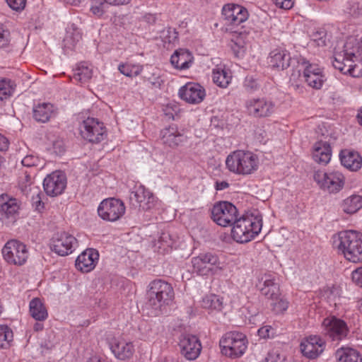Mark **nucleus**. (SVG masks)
Returning a JSON list of instances; mask_svg holds the SVG:
<instances>
[{
  "instance_id": "obj_1",
  "label": "nucleus",
  "mask_w": 362,
  "mask_h": 362,
  "mask_svg": "<svg viewBox=\"0 0 362 362\" xmlns=\"http://www.w3.org/2000/svg\"><path fill=\"white\" fill-rule=\"evenodd\" d=\"M333 246L349 262H362V234L354 230L341 231L333 236Z\"/></svg>"
},
{
  "instance_id": "obj_2",
  "label": "nucleus",
  "mask_w": 362,
  "mask_h": 362,
  "mask_svg": "<svg viewBox=\"0 0 362 362\" xmlns=\"http://www.w3.org/2000/svg\"><path fill=\"white\" fill-rule=\"evenodd\" d=\"M262 228V216L247 214L238 218L233 223L231 237L238 243H246L254 239L260 233Z\"/></svg>"
},
{
  "instance_id": "obj_3",
  "label": "nucleus",
  "mask_w": 362,
  "mask_h": 362,
  "mask_svg": "<svg viewBox=\"0 0 362 362\" xmlns=\"http://www.w3.org/2000/svg\"><path fill=\"white\" fill-rule=\"evenodd\" d=\"M174 296L173 288L170 284L162 279H156L148 286L147 305L155 311V315H158L173 302Z\"/></svg>"
},
{
  "instance_id": "obj_4",
  "label": "nucleus",
  "mask_w": 362,
  "mask_h": 362,
  "mask_svg": "<svg viewBox=\"0 0 362 362\" xmlns=\"http://www.w3.org/2000/svg\"><path fill=\"white\" fill-rule=\"evenodd\" d=\"M226 165L234 174L247 175L258 169L259 158L251 151L237 150L227 156Z\"/></svg>"
},
{
  "instance_id": "obj_5",
  "label": "nucleus",
  "mask_w": 362,
  "mask_h": 362,
  "mask_svg": "<svg viewBox=\"0 0 362 362\" xmlns=\"http://www.w3.org/2000/svg\"><path fill=\"white\" fill-rule=\"evenodd\" d=\"M247 344L246 335L236 331L226 332L219 341L221 354L230 358L242 356L247 348Z\"/></svg>"
},
{
  "instance_id": "obj_6",
  "label": "nucleus",
  "mask_w": 362,
  "mask_h": 362,
  "mask_svg": "<svg viewBox=\"0 0 362 362\" xmlns=\"http://www.w3.org/2000/svg\"><path fill=\"white\" fill-rule=\"evenodd\" d=\"M313 179L322 190L330 194L339 192L345 184L344 175L337 170H316Z\"/></svg>"
},
{
  "instance_id": "obj_7",
  "label": "nucleus",
  "mask_w": 362,
  "mask_h": 362,
  "mask_svg": "<svg viewBox=\"0 0 362 362\" xmlns=\"http://www.w3.org/2000/svg\"><path fill=\"white\" fill-rule=\"evenodd\" d=\"M1 253L8 264L16 266L23 265L29 255L26 245L17 240H8L3 247Z\"/></svg>"
},
{
  "instance_id": "obj_8",
  "label": "nucleus",
  "mask_w": 362,
  "mask_h": 362,
  "mask_svg": "<svg viewBox=\"0 0 362 362\" xmlns=\"http://www.w3.org/2000/svg\"><path fill=\"white\" fill-rule=\"evenodd\" d=\"M238 217V211L235 205L226 201L216 203L211 209V218L218 226H231Z\"/></svg>"
},
{
  "instance_id": "obj_9",
  "label": "nucleus",
  "mask_w": 362,
  "mask_h": 362,
  "mask_svg": "<svg viewBox=\"0 0 362 362\" xmlns=\"http://www.w3.org/2000/svg\"><path fill=\"white\" fill-rule=\"evenodd\" d=\"M321 329L322 334L332 341H337L345 339L349 332L346 322L334 315L323 319Z\"/></svg>"
},
{
  "instance_id": "obj_10",
  "label": "nucleus",
  "mask_w": 362,
  "mask_h": 362,
  "mask_svg": "<svg viewBox=\"0 0 362 362\" xmlns=\"http://www.w3.org/2000/svg\"><path fill=\"white\" fill-rule=\"evenodd\" d=\"M81 136L90 143L98 144L106 137L104 124L98 119L88 117L79 127Z\"/></svg>"
},
{
  "instance_id": "obj_11",
  "label": "nucleus",
  "mask_w": 362,
  "mask_h": 362,
  "mask_svg": "<svg viewBox=\"0 0 362 362\" xmlns=\"http://www.w3.org/2000/svg\"><path fill=\"white\" fill-rule=\"evenodd\" d=\"M77 247V239L69 232H57L51 239L52 250L60 256L71 254Z\"/></svg>"
},
{
  "instance_id": "obj_12",
  "label": "nucleus",
  "mask_w": 362,
  "mask_h": 362,
  "mask_svg": "<svg viewBox=\"0 0 362 362\" xmlns=\"http://www.w3.org/2000/svg\"><path fill=\"white\" fill-rule=\"evenodd\" d=\"M125 206L122 201L115 198L104 199L98 208L99 216L108 221L119 220L125 213Z\"/></svg>"
},
{
  "instance_id": "obj_13",
  "label": "nucleus",
  "mask_w": 362,
  "mask_h": 362,
  "mask_svg": "<svg viewBox=\"0 0 362 362\" xmlns=\"http://www.w3.org/2000/svg\"><path fill=\"white\" fill-rule=\"evenodd\" d=\"M193 270L201 276L209 275L220 268L218 257L211 252L201 253L192 258Z\"/></svg>"
},
{
  "instance_id": "obj_14",
  "label": "nucleus",
  "mask_w": 362,
  "mask_h": 362,
  "mask_svg": "<svg viewBox=\"0 0 362 362\" xmlns=\"http://www.w3.org/2000/svg\"><path fill=\"white\" fill-rule=\"evenodd\" d=\"M298 63L303 68V77L308 86L315 89H320L326 81L322 69L317 64L310 63L305 58L299 59Z\"/></svg>"
},
{
  "instance_id": "obj_15",
  "label": "nucleus",
  "mask_w": 362,
  "mask_h": 362,
  "mask_svg": "<svg viewBox=\"0 0 362 362\" xmlns=\"http://www.w3.org/2000/svg\"><path fill=\"white\" fill-rule=\"evenodd\" d=\"M245 107L248 115L255 118L270 117L275 111V103L267 98H251L246 101Z\"/></svg>"
},
{
  "instance_id": "obj_16",
  "label": "nucleus",
  "mask_w": 362,
  "mask_h": 362,
  "mask_svg": "<svg viewBox=\"0 0 362 362\" xmlns=\"http://www.w3.org/2000/svg\"><path fill=\"white\" fill-rule=\"evenodd\" d=\"M257 287L262 295L271 300H278L281 296L277 274L275 273H264L258 277Z\"/></svg>"
},
{
  "instance_id": "obj_17",
  "label": "nucleus",
  "mask_w": 362,
  "mask_h": 362,
  "mask_svg": "<svg viewBox=\"0 0 362 362\" xmlns=\"http://www.w3.org/2000/svg\"><path fill=\"white\" fill-rule=\"evenodd\" d=\"M66 177L62 171H54L47 175L43 180V188L49 197L62 194L66 187Z\"/></svg>"
},
{
  "instance_id": "obj_18",
  "label": "nucleus",
  "mask_w": 362,
  "mask_h": 362,
  "mask_svg": "<svg viewBox=\"0 0 362 362\" xmlns=\"http://www.w3.org/2000/svg\"><path fill=\"white\" fill-rule=\"evenodd\" d=\"M180 353L187 360H195L200 354L202 345L199 339L189 334H182L178 343Z\"/></svg>"
},
{
  "instance_id": "obj_19",
  "label": "nucleus",
  "mask_w": 362,
  "mask_h": 362,
  "mask_svg": "<svg viewBox=\"0 0 362 362\" xmlns=\"http://www.w3.org/2000/svg\"><path fill=\"white\" fill-rule=\"evenodd\" d=\"M300 347L304 356L314 359L323 352L325 341L318 335H310L302 340Z\"/></svg>"
},
{
  "instance_id": "obj_20",
  "label": "nucleus",
  "mask_w": 362,
  "mask_h": 362,
  "mask_svg": "<svg viewBox=\"0 0 362 362\" xmlns=\"http://www.w3.org/2000/svg\"><path fill=\"white\" fill-rule=\"evenodd\" d=\"M130 200L133 206L143 211H148L155 206L156 197L143 185L136 187L132 192Z\"/></svg>"
},
{
  "instance_id": "obj_21",
  "label": "nucleus",
  "mask_w": 362,
  "mask_h": 362,
  "mask_svg": "<svg viewBox=\"0 0 362 362\" xmlns=\"http://www.w3.org/2000/svg\"><path fill=\"white\" fill-rule=\"evenodd\" d=\"M222 14L228 23L238 25L245 22L249 16L247 10L238 4H228L222 9Z\"/></svg>"
},
{
  "instance_id": "obj_22",
  "label": "nucleus",
  "mask_w": 362,
  "mask_h": 362,
  "mask_svg": "<svg viewBox=\"0 0 362 362\" xmlns=\"http://www.w3.org/2000/svg\"><path fill=\"white\" fill-rule=\"evenodd\" d=\"M181 99L190 104H199L203 101L206 93L204 88L196 83H187L179 90Z\"/></svg>"
},
{
  "instance_id": "obj_23",
  "label": "nucleus",
  "mask_w": 362,
  "mask_h": 362,
  "mask_svg": "<svg viewBox=\"0 0 362 362\" xmlns=\"http://www.w3.org/2000/svg\"><path fill=\"white\" fill-rule=\"evenodd\" d=\"M109 346L115 356L119 360L130 358L135 351L133 342L123 338L112 339Z\"/></svg>"
},
{
  "instance_id": "obj_24",
  "label": "nucleus",
  "mask_w": 362,
  "mask_h": 362,
  "mask_svg": "<svg viewBox=\"0 0 362 362\" xmlns=\"http://www.w3.org/2000/svg\"><path fill=\"white\" fill-rule=\"evenodd\" d=\"M99 259L98 252L89 248L80 254L76 260V267L82 272H89L93 270Z\"/></svg>"
},
{
  "instance_id": "obj_25",
  "label": "nucleus",
  "mask_w": 362,
  "mask_h": 362,
  "mask_svg": "<svg viewBox=\"0 0 362 362\" xmlns=\"http://www.w3.org/2000/svg\"><path fill=\"white\" fill-rule=\"evenodd\" d=\"M160 138L163 144L175 148L187 141V137L179 132L175 125L169 126L160 132Z\"/></svg>"
},
{
  "instance_id": "obj_26",
  "label": "nucleus",
  "mask_w": 362,
  "mask_h": 362,
  "mask_svg": "<svg viewBox=\"0 0 362 362\" xmlns=\"http://www.w3.org/2000/svg\"><path fill=\"white\" fill-rule=\"evenodd\" d=\"M291 61L289 52L281 47L271 51L268 57V64L272 68L285 69L290 66Z\"/></svg>"
},
{
  "instance_id": "obj_27",
  "label": "nucleus",
  "mask_w": 362,
  "mask_h": 362,
  "mask_svg": "<svg viewBox=\"0 0 362 362\" xmlns=\"http://www.w3.org/2000/svg\"><path fill=\"white\" fill-rule=\"evenodd\" d=\"M332 156V150L329 141L320 139L313 146V158L320 164L327 165Z\"/></svg>"
},
{
  "instance_id": "obj_28",
  "label": "nucleus",
  "mask_w": 362,
  "mask_h": 362,
  "mask_svg": "<svg viewBox=\"0 0 362 362\" xmlns=\"http://www.w3.org/2000/svg\"><path fill=\"white\" fill-rule=\"evenodd\" d=\"M33 112L37 122L45 123L56 117L57 109L52 103H42L35 105Z\"/></svg>"
},
{
  "instance_id": "obj_29",
  "label": "nucleus",
  "mask_w": 362,
  "mask_h": 362,
  "mask_svg": "<svg viewBox=\"0 0 362 362\" xmlns=\"http://www.w3.org/2000/svg\"><path fill=\"white\" fill-rule=\"evenodd\" d=\"M339 158L341 165L351 171H356L362 166V158L356 151L342 150Z\"/></svg>"
},
{
  "instance_id": "obj_30",
  "label": "nucleus",
  "mask_w": 362,
  "mask_h": 362,
  "mask_svg": "<svg viewBox=\"0 0 362 362\" xmlns=\"http://www.w3.org/2000/svg\"><path fill=\"white\" fill-rule=\"evenodd\" d=\"M193 62L190 52L185 49L176 50L170 57L171 64L176 69L185 70L188 69Z\"/></svg>"
},
{
  "instance_id": "obj_31",
  "label": "nucleus",
  "mask_w": 362,
  "mask_h": 362,
  "mask_svg": "<svg viewBox=\"0 0 362 362\" xmlns=\"http://www.w3.org/2000/svg\"><path fill=\"white\" fill-rule=\"evenodd\" d=\"M19 210L18 202L7 194L0 195V214L5 218L16 215Z\"/></svg>"
},
{
  "instance_id": "obj_32",
  "label": "nucleus",
  "mask_w": 362,
  "mask_h": 362,
  "mask_svg": "<svg viewBox=\"0 0 362 362\" xmlns=\"http://www.w3.org/2000/svg\"><path fill=\"white\" fill-rule=\"evenodd\" d=\"M29 313L36 321L43 322L48 317L47 310L39 298H34L30 301Z\"/></svg>"
},
{
  "instance_id": "obj_33",
  "label": "nucleus",
  "mask_w": 362,
  "mask_h": 362,
  "mask_svg": "<svg viewBox=\"0 0 362 362\" xmlns=\"http://www.w3.org/2000/svg\"><path fill=\"white\" fill-rule=\"evenodd\" d=\"M232 79L231 72L229 69L216 67L212 71L213 82L221 88H226Z\"/></svg>"
},
{
  "instance_id": "obj_34",
  "label": "nucleus",
  "mask_w": 362,
  "mask_h": 362,
  "mask_svg": "<svg viewBox=\"0 0 362 362\" xmlns=\"http://www.w3.org/2000/svg\"><path fill=\"white\" fill-rule=\"evenodd\" d=\"M362 208V195L353 194L341 204L342 210L346 214H354Z\"/></svg>"
},
{
  "instance_id": "obj_35",
  "label": "nucleus",
  "mask_w": 362,
  "mask_h": 362,
  "mask_svg": "<svg viewBox=\"0 0 362 362\" xmlns=\"http://www.w3.org/2000/svg\"><path fill=\"white\" fill-rule=\"evenodd\" d=\"M336 356L340 362H362L360 353L352 348H342L337 350Z\"/></svg>"
},
{
  "instance_id": "obj_36",
  "label": "nucleus",
  "mask_w": 362,
  "mask_h": 362,
  "mask_svg": "<svg viewBox=\"0 0 362 362\" xmlns=\"http://www.w3.org/2000/svg\"><path fill=\"white\" fill-rule=\"evenodd\" d=\"M143 66L139 64L126 62L120 64L118 70L122 74L129 77H134L139 75L142 71Z\"/></svg>"
},
{
  "instance_id": "obj_37",
  "label": "nucleus",
  "mask_w": 362,
  "mask_h": 362,
  "mask_svg": "<svg viewBox=\"0 0 362 362\" xmlns=\"http://www.w3.org/2000/svg\"><path fill=\"white\" fill-rule=\"evenodd\" d=\"M93 76L91 68L85 64H80L75 70L73 74V79L81 83L87 82Z\"/></svg>"
},
{
  "instance_id": "obj_38",
  "label": "nucleus",
  "mask_w": 362,
  "mask_h": 362,
  "mask_svg": "<svg viewBox=\"0 0 362 362\" xmlns=\"http://www.w3.org/2000/svg\"><path fill=\"white\" fill-rule=\"evenodd\" d=\"M13 339L12 329L7 325H0V348L8 349Z\"/></svg>"
},
{
  "instance_id": "obj_39",
  "label": "nucleus",
  "mask_w": 362,
  "mask_h": 362,
  "mask_svg": "<svg viewBox=\"0 0 362 362\" xmlns=\"http://www.w3.org/2000/svg\"><path fill=\"white\" fill-rule=\"evenodd\" d=\"M222 305V299L216 295L206 296L202 302V306L206 309L221 310Z\"/></svg>"
},
{
  "instance_id": "obj_40",
  "label": "nucleus",
  "mask_w": 362,
  "mask_h": 362,
  "mask_svg": "<svg viewBox=\"0 0 362 362\" xmlns=\"http://www.w3.org/2000/svg\"><path fill=\"white\" fill-rule=\"evenodd\" d=\"M346 62L348 64V74L353 77L362 76V59H348Z\"/></svg>"
},
{
  "instance_id": "obj_41",
  "label": "nucleus",
  "mask_w": 362,
  "mask_h": 362,
  "mask_svg": "<svg viewBox=\"0 0 362 362\" xmlns=\"http://www.w3.org/2000/svg\"><path fill=\"white\" fill-rule=\"evenodd\" d=\"M33 178L30 175H29L27 172H25L23 177L20 178L19 180V187L22 192L26 195H28L30 193L33 192L34 187H36L33 185Z\"/></svg>"
},
{
  "instance_id": "obj_42",
  "label": "nucleus",
  "mask_w": 362,
  "mask_h": 362,
  "mask_svg": "<svg viewBox=\"0 0 362 362\" xmlns=\"http://www.w3.org/2000/svg\"><path fill=\"white\" fill-rule=\"evenodd\" d=\"M13 90L11 80L6 78L0 80V100H4L10 97Z\"/></svg>"
},
{
  "instance_id": "obj_43",
  "label": "nucleus",
  "mask_w": 362,
  "mask_h": 362,
  "mask_svg": "<svg viewBox=\"0 0 362 362\" xmlns=\"http://www.w3.org/2000/svg\"><path fill=\"white\" fill-rule=\"evenodd\" d=\"M81 39V35L78 30L68 31L64 40V46L69 49H73Z\"/></svg>"
},
{
  "instance_id": "obj_44",
  "label": "nucleus",
  "mask_w": 362,
  "mask_h": 362,
  "mask_svg": "<svg viewBox=\"0 0 362 362\" xmlns=\"http://www.w3.org/2000/svg\"><path fill=\"white\" fill-rule=\"evenodd\" d=\"M333 66L340 71L341 73L346 74H348V64L349 63L346 62V56L345 53L344 55L337 54L334 57V59L332 62Z\"/></svg>"
},
{
  "instance_id": "obj_45",
  "label": "nucleus",
  "mask_w": 362,
  "mask_h": 362,
  "mask_svg": "<svg viewBox=\"0 0 362 362\" xmlns=\"http://www.w3.org/2000/svg\"><path fill=\"white\" fill-rule=\"evenodd\" d=\"M30 194L33 206H35L37 211H41L44 209V203L42 201V197H43V194L38 187H34L33 192Z\"/></svg>"
},
{
  "instance_id": "obj_46",
  "label": "nucleus",
  "mask_w": 362,
  "mask_h": 362,
  "mask_svg": "<svg viewBox=\"0 0 362 362\" xmlns=\"http://www.w3.org/2000/svg\"><path fill=\"white\" fill-rule=\"evenodd\" d=\"M144 78L151 84V88H160L163 83V81L161 79L157 69H153L151 75L149 76H146Z\"/></svg>"
},
{
  "instance_id": "obj_47",
  "label": "nucleus",
  "mask_w": 362,
  "mask_h": 362,
  "mask_svg": "<svg viewBox=\"0 0 362 362\" xmlns=\"http://www.w3.org/2000/svg\"><path fill=\"white\" fill-rule=\"evenodd\" d=\"M271 306L272 307L273 311L279 314L287 310L288 303L286 300L280 298L279 296L278 300H272Z\"/></svg>"
},
{
  "instance_id": "obj_48",
  "label": "nucleus",
  "mask_w": 362,
  "mask_h": 362,
  "mask_svg": "<svg viewBox=\"0 0 362 362\" xmlns=\"http://www.w3.org/2000/svg\"><path fill=\"white\" fill-rule=\"evenodd\" d=\"M243 86L245 90L250 93L259 90L260 87V84L258 81L252 76H246Z\"/></svg>"
},
{
  "instance_id": "obj_49",
  "label": "nucleus",
  "mask_w": 362,
  "mask_h": 362,
  "mask_svg": "<svg viewBox=\"0 0 362 362\" xmlns=\"http://www.w3.org/2000/svg\"><path fill=\"white\" fill-rule=\"evenodd\" d=\"M158 244L159 245V248L163 247V251L168 252L171 248L173 244L170 235L167 233H163L158 238Z\"/></svg>"
},
{
  "instance_id": "obj_50",
  "label": "nucleus",
  "mask_w": 362,
  "mask_h": 362,
  "mask_svg": "<svg viewBox=\"0 0 362 362\" xmlns=\"http://www.w3.org/2000/svg\"><path fill=\"white\" fill-rule=\"evenodd\" d=\"M311 37L312 39L317 43V45H325L326 32L324 29H318L313 32Z\"/></svg>"
},
{
  "instance_id": "obj_51",
  "label": "nucleus",
  "mask_w": 362,
  "mask_h": 362,
  "mask_svg": "<svg viewBox=\"0 0 362 362\" xmlns=\"http://www.w3.org/2000/svg\"><path fill=\"white\" fill-rule=\"evenodd\" d=\"M8 6L16 11H20L24 9L26 4V0H6Z\"/></svg>"
},
{
  "instance_id": "obj_52",
  "label": "nucleus",
  "mask_w": 362,
  "mask_h": 362,
  "mask_svg": "<svg viewBox=\"0 0 362 362\" xmlns=\"http://www.w3.org/2000/svg\"><path fill=\"white\" fill-rule=\"evenodd\" d=\"M38 162V158L33 155H28L21 160L22 165L28 168L36 166Z\"/></svg>"
},
{
  "instance_id": "obj_53",
  "label": "nucleus",
  "mask_w": 362,
  "mask_h": 362,
  "mask_svg": "<svg viewBox=\"0 0 362 362\" xmlns=\"http://www.w3.org/2000/svg\"><path fill=\"white\" fill-rule=\"evenodd\" d=\"M351 279L355 284L362 287V267H360L353 271Z\"/></svg>"
},
{
  "instance_id": "obj_54",
  "label": "nucleus",
  "mask_w": 362,
  "mask_h": 362,
  "mask_svg": "<svg viewBox=\"0 0 362 362\" xmlns=\"http://www.w3.org/2000/svg\"><path fill=\"white\" fill-rule=\"evenodd\" d=\"M9 32L0 25V47H4L8 44Z\"/></svg>"
},
{
  "instance_id": "obj_55",
  "label": "nucleus",
  "mask_w": 362,
  "mask_h": 362,
  "mask_svg": "<svg viewBox=\"0 0 362 362\" xmlns=\"http://www.w3.org/2000/svg\"><path fill=\"white\" fill-rule=\"evenodd\" d=\"M265 362H281V357L278 350L272 349L268 352Z\"/></svg>"
},
{
  "instance_id": "obj_56",
  "label": "nucleus",
  "mask_w": 362,
  "mask_h": 362,
  "mask_svg": "<svg viewBox=\"0 0 362 362\" xmlns=\"http://www.w3.org/2000/svg\"><path fill=\"white\" fill-rule=\"evenodd\" d=\"M274 3L279 8L288 10L293 7V0H273Z\"/></svg>"
},
{
  "instance_id": "obj_57",
  "label": "nucleus",
  "mask_w": 362,
  "mask_h": 362,
  "mask_svg": "<svg viewBox=\"0 0 362 362\" xmlns=\"http://www.w3.org/2000/svg\"><path fill=\"white\" fill-rule=\"evenodd\" d=\"M105 4L100 2L99 4L93 5L90 8V11L93 14H95L98 16H100L105 12Z\"/></svg>"
},
{
  "instance_id": "obj_58",
  "label": "nucleus",
  "mask_w": 362,
  "mask_h": 362,
  "mask_svg": "<svg viewBox=\"0 0 362 362\" xmlns=\"http://www.w3.org/2000/svg\"><path fill=\"white\" fill-rule=\"evenodd\" d=\"M273 331V329L271 326L266 325L258 329V335L261 338H269L271 337V332Z\"/></svg>"
},
{
  "instance_id": "obj_59",
  "label": "nucleus",
  "mask_w": 362,
  "mask_h": 362,
  "mask_svg": "<svg viewBox=\"0 0 362 362\" xmlns=\"http://www.w3.org/2000/svg\"><path fill=\"white\" fill-rule=\"evenodd\" d=\"M231 48L235 56L238 57L243 56L245 51L244 46L238 45L237 42L233 43Z\"/></svg>"
},
{
  "instance_id": "obj_60",
  "label": "nucleus",
  "mask_w": 362,
  "mask_h": 362,
  "mask_svg": "<svg viewBox=\"0 0 362 362\" xmlns=\"http://www.w3.org/2000/svg\"><path fill=\"white\" fill-rule=\"evenodd\" d=\"M9 141L3 134H0V151H5L8 148Z\"/></svg>"
},
{
  "instance_id": "obj_61",
  "label": "nucleus",
  "mask_w": 362,
  "mask_h": 362,
  "mask_svg": "<svg viewBox=\"0 0 362 362\" xmlns=\"http://www.w3.org/2000/svg\"><path fill=\"white\" fill-rule=\"evenodd\" d=\"M130 1L131 0H104L105 3L114 6L128 4Z\"/></svg>"
},
{
  "instance_id": "obj_62",
  "label": "nucleus",
  "mask_w": 362,
  "mask_h": 362,
  "mask_svg": "<svg viewBox=\"0 0 362 362\" xmlns=\"http://www.w3.org/2000/svg\"><path fill=\"white\" fill-rule=\"evenodd\" d=\"M229 187V184L226 181L216 182L215 188L216 190H223Z\"/></svg>"
},
{
  "instance_id": "obj_63",
  "label": "nucleus",
  "mask_w": 362,
  "mask_h": 362,
  "mask_svg": "<svg viewBox=\"0 0 362 362\" xmlns=\"http://www.w3.org/2000/svg\"><path fill=\"white\" fill-rule=\"evenodd\" d=\"M43 328H44V326H43V324L42 323V322L37 321V322H35L34 324L33 329L35 332L42 331L43 329Z\"/></svg>"
},
{
  "instance_id": "obj_64",
  "label": "nucleus",
  "mask_w": 362,
  "mask_h": 362,
  "mask_svg": "<svg viewBox=\"0 0 362 362\" xmlns=\"http://www.w3.org/2000/svg\"><path fill=\"white\" fill-rule=\"evenodd\" d=\"M88 362H106L105 360H101L98 356H93L89 358Z\"/></svg>"
}]
</instances>
